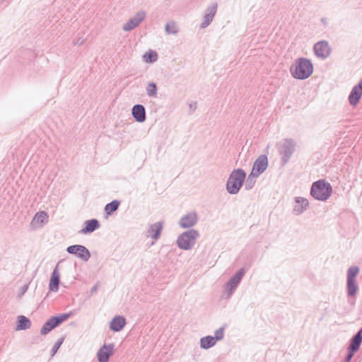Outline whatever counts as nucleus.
Instances as JSON below:
<instances>
[{"label":"nucleus","mask_w":362,"mask_h":362,"mask_svg":"<svg viewBox=\"0 0 362 362\" xmlns=\"http://www.w3.org/2000/svg\"><path fill=\"white\" fill-rule=\"evenodd\" d=\"M98 284H95V286H93L91 289H90V293L91 294L94 293L95 292H96L98 291Z\"/></svg>","instance_id":"nucleus-40"},{"label":"nucleus","mask_w":362,"mask_h":362,"mask_svg":"<svg viewBox=\"0 0 362 362\" xmlns=\"http://www.w3.org/2000/svg\"><path fill=\"white\" fill-rule=\"evenodd\" d=\"M146 94L150 98H156L158 94V88L156 83L149 82L146 87Z\"/></svg>","instance_id":"nucleus-29"},{"label":"nucleus","mask_w":362,"mask_h":362,"mask_svg":"<svg viewBox=\"0 0 362 362\" xmlns=\"http://www.w3.org/2000/svg\"><path fill=\"white\" fill-rule=\"evenodd\" d=\"M278 151L281 156V165L287 164L296 151V142L294 139L286 138L276 144Z\"/></svg>","instance_id":"nucleus-4"},{"label":"nucleus","mask_w":362,"mask_h":362,"mask_svg":"<svg viewBox=\"0 0 362 362\" xmlns=\"http://www.w3.org/2000/svg\"><path fill=\"white\" fill-rule=\"evenodd\" d=\"M362 96V78L359 81L358 83L355 85L351 89L348 100L349 104L355 107L356 106Z\"/></svg>","instance_id":"nucleus-10"},{"label":"nucleus","mask_w":362,"mask_h":362,"mask_svg":"<svg viewBox=\"0 0 362 362\" xmlns=\"http://www.w3.org/2000/svg\"><path fill=\"white\" fill-rule=\"evenodd\" d=\"M313 50L317 57L323 59H327L331 53V48L329 46V43L325 40L317 42L314 45Z\"/></svg>","instance_id":"nucleus-9"},{"label":"nucleus","mask_w":362,"mask_h":362,"mask_svg":"<svg viewBox=\"0 0 362 362\" xmlns=\"http://www.w3.org/2000/svg\"><path fill=\"white\" fill-rule=\"evenodd\" d=\"M259 176V175L255 174V173L250 172V173L249 174V175L246 180V182L245 184V189L246 190H250L251 189H252L256 182V179Z\"/></svg>","instance_id":"nucleus-28"},{"label":"nucleus","mask_w":362,"mask_h":362,"mask_svg":"<svg viewBox=\"0 0 362 362\" xmlns=\"http://www.w3.org/2000/svg\"><path fill=\"white\" fill-rule=\"evenodd\" d=\"M115 345L112 343L104 344L97 352L98 362H109L110 358L114 354Z\"/></svg>","instance_id":"nucleus-8"},{"label":"nucleus","mask_w":362,"mask_h":362,"mask_svg":"<svg viewBox=\"0 0 362 362\" xmlns=\"http://www.w3.org/2000/svg\"><path fill=\"white\" fill-rule=\"evenodd\" d=\"M198 221V216L196 212L187 213L179 221V226L182 228H189L197 224Z\"/></svg>","instance_id":"nucleus-13"},{"label":"nucleus","mask_w":362,"mask_h":362,"mask_svg":"<svg viewBox=\"0 0 362 362\" xmlns=\"http://www.w3.org/2000/svg\"><path fill=\"white\" fill-rule=\"evenodd\" d=\"M165 31L168 34H176L178 32L177 25L174 21L168 22L165 25Z\"/></svg>","instance_id":"nucleus-32"},{"label":"nucleus","mask_w":362,"mask_h":362,"mask_svg":"<svg viewBox=\"0 0 362 362\" xmlns=\"http://www.w3.org/2000/svg\"><path fill=\"white\" fill-rule=\"evenodd\" d=\"M268 167V158L267 155H260L254 162L252 171L255 174L260 175Z\"/></svg>","instance_id":"nucleus-11"},{"label":"nucleus","mask_w":362,"mask_h":362,"mask_svg":"<svg viewBox=\"0 0 362 362\" xmlns=\"http://www.w3.org/2000/svg\"><path fill=\"white\" fill-rule=\"evenodd\" d=\"M358 291V286L356 280H346V293L348 297H354Z\"/></svg>","instance_id":"nucleus-24"},{"label":"nucleus","mask_w":362,"mask_h":362,"mask_svg":"<svg viewBox=\"0 0 362 362\" xmlns=\"http://www.w3.org/2000/svg\"><path fill=\"white\" fill-rule=\"evenodd\" d=\"M246 179V173L242 168L234 169L230 174L226 185V189L230 194L239 192Z\"/></svg>","instance_id":"nucleus-2"},{"label":"nucleus","mask_w":362,"mask_h":362,"mask_svg":"<svg viewBox=\"0 0 362 362\" xmlns=\"http://www.w3.org/2000/svg\"><path fill=\"white\" fill-rule=\"evenodd\" d=\"M126 319L124 316L117 315L114 317L110 322V329L114 332H119L126 325Z\"/></svg>","instance_id":"nucleus-18"},{"label":"nucleus","mask_w":362,"mask_h":362,"mask_svg":"<svg viewBox=\"0 0 362 362\" xmlns=\"http://www.w3.org/2000/svg\"><path fill=\"white\" fill-rule=\"evenodd\" d=\"M146 13L144 11L138 12L133 18L124 24L123 30L124 31H130L137 27L145 18Z\"/></svg>","instance_id":"nucleus-12"},{"label":"nucleus","mask_w":362,"mask_h":362,"mask_svg":"<svg viewBox=\"0 0 362 362\" xmlns=\"http://www.w3.org/2000/svg\"><path fill=\"white\" fill-rule=\"evenodd\" d=\"M132 115L137 122L142 123L146 119V109L143 105H134L132 108Z\"/></svg>","instance_id":"nucleus-15"},{"label":"nucleus","mask_w":362,"mask_h":362,"mask_svg":"<svg viewBox=\"0 0 362 362\" xmlns=\"http://www.w3.org/2000/svg\"><path fill=\"white\" fill-rule=\"evenodd\" d=\"M356 352L353 351V350H351V349H347V354L344 358V362H351L353 356H354V354H356Z\"/></svg>","instance_id":"nucleus-36"},{"label":"nucleus","mask_w":362,"mask_h":362,"mask_svg":"<svg viewBox=\"0 0 362 362\" xmlns=\"http://www.w3.org/2000/svg\"><path fill=\"white\" fill-rule=\"evenodd\" d=\"M59 264L57 263L54 270L51 274L49 279V289L52 292H57L59 290V285L60 283V274L59 272Z\"/></svg>","instance_id":"nucleus-16"},{"label":"nucleus","mask_w":362,"mask_h":362,"mask_svg":"<svg viewBox=\"0 0 362 362\" xmlns=\"http://www.w3.org/2000/svg\"><path fill=\"white\" fill-rule=\"evenodd\" d=\"M83 42H84V40L81 37L74 40V45H81L83 44Z\"/></svg>","instance_id":"nucleus-38"},{"label":"nucleus","mask_w":362,"mask_h":362,"mask_svg":"<svg viewBox=\"0 0 362 362\" xmlns=\"http://www.w3.org/2000/svg\"><path fill=\"white\" fill-rule=\"evenodd\" d=\"M292 76L296 79L305 80L309 78L313 72V65L308 58L300 57L290 68Z\"/></svg>","instance_id":"nucleus-1"},{"label":"nucleus","mask_w":362,"mask_h":362,"mask_svg":"<svg viewBox=\"0 0 362 362\" xmlns=\"http://www.w3.org/2000/svg\"><path fill=\"white\" fill-rule=\"evenodd\" d=\"M199 236V232L195 229H189L181 233L177 239V247L183 250H191Z\"/></svg>","instance_id":"nucleus-5"},{"label":"nucleus","mask_w":362,"mask_h":362,"mask_svg":"<svg viewBox=\"0 0 362 362\" xmlns=\"http://www.w3.org/2000/svg\"><path fill=\"white\" fill-rule=\"evenodd\" d=\"M361 344H362V327L350 339L347 349H351V350H353V351L357 352L360 349Z\"/></svg>","instance_id":"nucleus-19"},{"label":"nucleus","mask_w":362,"mask_h":362,"mask_svg":"<svg viewBox=\"0 0 362 362\" xmlns=\"http://www.w3.org/2000/svg\"><path fill=\"white\" fill-rule=\"evenodd\" d=\"M64 337H61L54 344V346H52V348L51 349V355L52 356L57 354V352L58 351L59 349L60 348V346H62V343L64 342Z\"/></svg>","instance_id":"nucleus-35"},{"label":"nucleus","mask_w":362,"mask_h":362,"mask_svg":"<svg viewBox=\"0 0 362 362\" xmlns=\"http://www.w3.org/2000/svg\"><path fill=\"white\" fill-rule=\"evenodd\" d=\"M163 223L162 221H158L150 226L148 233H149V235L151 237V238L158 240L160 238L163 229Z\"/></svg>","instance_id":"nucleus-21"},{"label":"nucleus","mask_w":362,"mask_h":362,"mask_svg":"<svg viewBox=\"0 0 362 362\" xmlns=\"http://www.w3.org/2000/svg\"><path fill=\"white\" fill-rule=\"evenodd\" d=\"M224 330H225V327L223 326L215 331L214 336H213V337L216 339V341H220L223 339Z\"/></svg>","instance_id":"nucleus-34"},{"label":"nucleus","mask_w":362,"mask_h":362,"mask_svg":"<svg viewBox=\"0 0 362 362\" xmlns=\"http://www.w3.org/2000/svg\"><path fill=\"white\" fill-rule=\"evenodd\" d=\"M245 274V268H240L227 281L225 285V290L227 293L228 298L230 297L233 294Z\"/></svg>","instance_id":"nucleus-6"},{"label":"nucleus","mask_w":362,"mask_h":362,"mask_svg":"<svg viewBox=\"0 0 362 362\" xmlns=\"http://www.w3.org/2000/svg\"><path fill=\"white\" fill-rule=\"evenodd\" d=\"M332 187L325 180L314 182L310 188V195L316 200L327 201L332 193Z\"/></svg>","instance_id":"nucleus-3"},{"label":"nucleus","mask_w":362,"mask_h":362,"mask_svg":"<svg viewBox=\"0 0 362 362\" xmlns=\"http://www.w3.org/2000/svg\"><path fill=\"white\" fill-rule=\"evenodd\" d=\"M66 252L74 255L82 260L87 262L90 257V252L87 247L82 245H72L66 248Z\"/></svg>","instance_id":"nucleus-7"},{"label":"nucleus","mask_w":362,"mask_h":362,"mask_svg":"<svg viewBox=\"0 0 362 362\" xmlns=\"http://www.w3.org/2000/svg\"><path fill=\"white\" fill-rule=\"evenodd\" d=\"M216 342L213 336L207 335L200 339V347L203 349H209L215 346Z\"/></svg>","instance_id":"nucleus-23"},{"label":"nucleus","mask_w":362,"mask_h":362,"mask_svg":"<svg viewBox=\"0 0 362 362\" xmlns=\"http://www.w3.org/2000/svg\"><path fill=\"white\" fill-rule=\"evenodd\" d=\"M57 326L52 320V317H50L42 327L40 329V334L42 335H46L49 332H50L52 329L56 328Z\"/></svg>","instance_id":"nucleus-26"},{"label":"nucleus","mask_w":362,"mask_h":362,"mask_svg":"<svg viewBox=\"0 0 362 362\" xmlns=\"http://www.w3.org/2000/svg\"><path fill=\"white\" fill-rule=\"evenodd\" d=\"M28 289V284H25L23 285L21 288V292H20V294L19 296H23L24 295L27 291Z\"/></svg>","instance_id":"nucleus-37"},{"label":"nucleus","mask_w":362,"mask_h":362,"mask_svg":"<svg viewBox=\"0 0 362 362\" xmlns=\"http://www.w3.org/2000/svg\"><path fill=\"white\" fill-rule=\"evenodd\" d=\"M359 272V268L356 266H351L347 271L346 280H356Z\"/></svg>","instance_id":"nucleus-31"},{"label":"nucleus","mask_w":362,"mask_h":362,"mask_svg":"<svg viewBox=\"0 0 362 362\" xmlns=\"http://www.w3.org/2000/svg\"><path fill=\"white\" fill-rule=\"evenodd\" d=\"M100 226V222L96 218H92L87 220L83 223V228L79 230V233L81 234H89L97 229H98Z\"/></svg>","instance_id":"nucleus-17"},{"label":"nucleus","mask_w":362,"mask_h":362,"mask_svg":"<svg viewBox=\"0 0 362 362\" xmlns=\"http://www.w3.org/2000/svg\"><path fill=\"white\" fill-rule=\"evenodd\" d=\"M48 215L45 211H40L35 214L34 220H36L37 223H44L47 221Z\"/></svg>","instance_id":"nucleus-33"},{"label":"nucleus","mask_w":362,"mask_h":362,"mask_svg":"<svg viewBox=\"0 0 362 362\" xmlns=\"http://www.w3.org/2000/svg\"><path fill=\"white\" fill-rule=\"evenodd\" d=\"M144 61L146 63H153L158 59V54L155 51L149 50L143 56Z\"/></svg>","instance_id":"nucleus-30"},{"label":"nucleus","mask_w":362,"mask_h":362,"mask_svg":"<svg viewBox=\"0 0 362 362\" xmlns=\"http://www.w3.org/2000/svg\"><path fill=\"white\" fill-rule=\"evenodd\" d=\"M217 8L218 5L216 3H214L207 7L204 15V21L200 25L201 28H206L210 25L216 13Z\"/></svg>","instance_id":"nucleus-14"},{"label":"nucleus","mask_w":362,"mask_h":362,"mask_svg":"<svg viewBox=\"0 0 362 362\" xmlns=\"http://www.w3.org/2000/svg\"><path fill=\"white\" fill-rule=\"evenodd\" d=\"M72 315V313H61L57 315H54L51 317L54 320L57 327L60 325L62 322L66 321Z\"/></svg>","instance_id":"nucleus-27"},{"label":"nucleus","mask_w":362,"mask_h":362,"mask_svg":"<svg viewBox=\"0 0 362 362\" xmlns=\"http://www.w3.org/2000/svg\"><path fill=\"white\" fill-rule=\"evenodd\" d=\"M119 205L120 202L117 199H114L111 202L107 204L104 209L105 214L108 216L112 215L119 209Z\"/></svg>","instance_id":"nucleus-25"},{"label":"nucleus","mask_w":362,"mask_h":362,"mask_svg":"<svg viewBox=\"0 0 362 362\" xmlns=\"http://www.w3.org/2000/svg\"><path fill=\"white\" fill-rule=\"evenodd\" d=\"M31 327V321L24 315H19L17 318L16 330H25Z\"/></svg>","instance_id":"nucleus-22"},{"label":"nucleus","mask_w":362,"mask_h":362,"mask_svg":"<svg viewBox=\"0 0 362 362\" xmlns=\"http://www.w3.org/2000/svg\"><path fill=\"white\" fill-rule=\"evenodd\" d=\"M321 22L323 25H327V19L325 18H322Z\"/></svg>","instance_id":"nucleus-41"},{"label":"nucleus","mask_w":362,"mask_h":362,"mask_svg":"<svg viewBox=\"0 0 362 362\" xmlns=\"http://www.w3.org/2000/svg\"><path fill=\"white\" fill-rule=\"evenodd\" d=\"M189 107L192 112H194L197 109V103H190Z\"/></svg>","instance_id":"nucleus-39"},{"label":"nucleus","mask_w":362,"mask_h":362,"mask_svg":"<svg viewBox=\"0 0 362 362\" xmlns=\"http://www.w3.org/2000/svg\"><path fill=\"white\" fill-rule=\"evenodd\" d=\"M309 202L307 199L296 197H295V205L293 206V213L296 215H300L303 214L308 207Z\"/></svg>","instance_id":"nucleus-20"}]
</instances>
